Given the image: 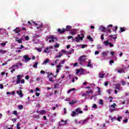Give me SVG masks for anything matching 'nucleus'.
I'll use <instances>...</instances> for the list:
<instances>
[{
	"instance_id": "obj_1",
	"label": "nucleus",
	"mask_w": 129,
	"mask_h": 129,
	"mask_svg": "<svg viewBox=\"0 0 129 129\" xmlns=\"http://www.w3.org/2000/svg\"><path fill=\"white\" fill-rule=\"evenodd\" d=\"M85 57H86V56L85 55L80 56L78 61H79V62H84L86 60V58H85Z\"/></svg>"
},
{
	"instance_id": "obj_2",
	"label": "nucleus",
	"mask_w": 129,
	"mask_h": 129,
	"mask_svg": "<svg viewBox=\"0 0 129 129\" xmlns=\"http://www.w3.org/2000/svg\"><path fill=\"white\" fill-rule=\"evenodd\" d=\"M67 123V120L64 121V120L61 119L60 122H59V126H62V125H65Z\"/></svg>"
},
{
	"instance_id": "obj_3",
	"label": "nucleus",
	"mask_w": 129,
	"mask_h": 129,
	"mask_svg": "<svg viewBox=\"0 0 129 129\" xmlns=\"http://www.w3.org/2000/svg\"><path fill=\"white\" fill-rule=\"evenodd\" d=\"M17 79L16 81L17 84H20L21 83V78H22V75H19L17 76Z\"/></svg>"
},
{
	"instance_id": "obj_4",
	"label": "nucleus",
	"mask_w": 129,
	"mask_h": 129,
	"mask_svg": "<svg viewBox=\"0 0 129 129\" xmlns=\"http://www.w3.org/2000/svg\"><path fill=\"white\" fill-rule=\"evenodd\" d=\"M86 122H88V119H85L84 120H81L79 122V123L81 124H85Z\"/></svg>"
},
{
	"instance_id": "obj_5",
	"label": "nucleus",
	"mask_w": 129,
	"mask_h": 129,
	"mask_svg": "<svg viewBox=\"0 0 129 129\" xmlns=\"http://www.w3.org/2000/svg\"><path fill=\"white\" fill-rule=\"evenodd\" d=\"M47 38L48 39H51V41L54 43V42H55V40H57V38L56 37H53V36L52 35H50L49 36L47 37Z\"/></svg>"
},
{
	"instance_id": "obj_6",
	"label": "nucleus",
	"mask_w": 129,
	"mask_h": 129,
	"mask_svg": "<svg viewBox=\"0 0 129 129\" xmlns=\"http://www.w3.org/2000/svg\"><path fill=\"white\" fill-rule=\"evenodd\" d=\"M23 58L25 59V61L29 62L31 60V58L29 56L25 55L23 56Z\"/></svg>"
},
{
	"instance_id": "obj_7",
	"label": "nucleus",
	"mask_w": 129,
	"mask_h": 129,
	"mask_svg": "<svg viewBox=\"0 0 129 129\" xmlns=\"http://www.w3.org/2000/svg\"><path fill=\"white\" fill-rule=\"evenodd\" d=\"M57 31L59 34H63V33H65V28L58 29Z\"/></svg>"
},
{
	"instance_id": "obj_8",
	"label": "nucleus",
	"mask_w": 129,
	"mask_h": 129,
	"mask_svg": "<svg viewBox=\"0 0 129 129\" xmlns=\"http://www.w3.org/2000/svg\"><path fill=\"white\" fill-rule=\"evenodd\" d=\"M72 28V27H71V26H69V25L67 26L65 29V32H67L68 31H70Z\"/></svg>"
},
{
	"instance_id": "obj_9",
	"label": "nucleus",
	"mask_w": 129,
	"mask_h": 129,
	"mask_svg": "<svg viewBox=\"0 0 129 129\" xmlns=\"http://www.w3.org/2000/svg\"><path fill=\"white\" fill-rule=\"evenodd\" d=\"M99 30H100V31H102V32L105 33V31H106V28H105V27L103 26H101V27H100Z\"/></svg>"
},
{
	"instance_id": "obj_10",
	"label": "nucleus",
	"mask_w": 129,
	"mask_h": 129,
	"mask_svg": "<svg viewBox=\"0 0 129 129\" xmlns=\"http://www.w3.org/2000/svg\"><path fill=\"white\" fill-rule=\"evenodd\" d=\"M38 113H39L40 114H46V110H41L40 111H38Z\"/></svg>"
},
{
	"instance_id": "obj_11",
	"label": "nucleus",
	"mask_w": 129,
	"mask_h": 129,
	"mask_svg": "<svg viewBox=\"0 0 129 129\" xmlns=\"http://www.w3.org/2000/svg\"><path fill=\"white\" fill-rule=\"evenodd\" d=\"M13 32H15V34H18L21 32V30H19V28L17 27L15 29L13 30Z\"/></svg>"
},
{
	"instance_id": "obj_12",
	"label": "nucleus",
	"mask_w": 129,
	"mask_h": 129,
	"mask_svg": "<svg viewBox=\"0 0 129 129\" xmlns=\"http://www.w3.org/2000/svg\"><path fill=\"white\" fill-rule=\"evenodd\" d=\"M108 54V51H107V52L103 51L102 52V57H103L104 58V57L107 56Z\"/></svg>"
},
{
	"instance_id": "obj_13",
	"label": "nucleus",
	"mask_w": 129,
	"mask_h": 129,
	"mask_svg": "<svg viewBox=\"0 0 129 129\" xmlns=\"http://www.w3.org/2000/svg\"><path fill=\"white\" fill-rule=\"evenodd\" d=\"M73 53H74V49L72 48L71 50L68 51V54L70 55V54H72Z\"/></svg>"
},
{
	"instance_id": "obj_14",
	"label": "nucleus",
	"mask_w": 129,
	"mask_h": 129,
	"mask_svg": "<svg viewBox=\"0 0 129 129\" xmlns=\"http://www.w3.org/2000/svg\"><path fill=\"white\" fill-rule=\"evenodd\" d=\"M87 67H92V64H91V60H89L88 61Z\"/></svg>"
},
{
	"instance_id": "obj_15",
	"label": "nucleus",
	"mask_w": 129,
	"mask_h": 129,
	"mask_svg": "<svg viewBox=\"0 0 129 129\" xmlns=\"http://www.w3.org/2000/svg\"><path fill=\"white\" fill-rule=\"evenodd\" d=\"M125 29H124V27H120V31H119V33H122V32H125Z\"/></svg>"
},
{
	"instance_id": "obj_16",
	"label": "nucleus",
	"mask_w": 129,
	"mask_h": 129,
	"mask_svg": "<svg viewBox=\"0 0 129 129\" xmlns=\"http://www.w3.org/2000/svg\"><path fill=\"white\" fill-rule=\"evenodd\" d=\"M40 37H41V35L37 33H35L34 35V38H35V39H37V38H40Z\"/></svg>"
},
{
	"instance_id": "obj_17",
	"label": "nucleus",
	"mask_w": 129,
	"mask_h": 129,
	"mask_svg": "<svg viewBox=\"0 0 129 129\" xmlns=\"http://www.w3.org/2000/svg\"><path fill=\"white\" fill-rule=\"evenodd\" d=\"M120 87V84H117L115 85V88L116 89H117L118 90H119Z\"/></svg>"
},
{
	"instance_id": "obj_18",
	"label": "nucleus",
	"mask_w": 129,
	"mask_h": 129,
	"mask_svg": "<svg viewBox=\"0 0 129 129\" xmlns=\"http://www.w3.org/2000/svg\"><path fill=\"white\" fill-rule=\"evenodd\" d=\"M98 90L97 92H98V95H101V90L100 89V87H98Z\"/></svg>"
},
{
	"instance_id": "obj_19",
	"label": "nucleus",
	"mask_w": 129,
	"mask_h": 129,
	"mask_svg": "<svg viewBox=\"0 0 129 129\" xmlns=\"http://www.w3.org/2000/svg\"><path fill=\"white\" fill-rule=\"evenodd\" d=\"M86 93L88 95H89L90 93H93V91L92 90H90L89 91H87Z\"/></svg>"
},
{
	"instance_id": "obj_20",
	"label": "nucleus",
	"mask_w": 129,
	"mask_h": 129,
	"mask_svg": "<svg viewBox=\"0 0 129 129\" xmlns=\"http://www.w3.org/2000/svg\"><path fill=\"white\" fill-rule=\"evenodd\" d=\"M118 73H120V74L121 73H125V71H124V70L123 69L119 70H118Z\"/></svg>"
},
{
	"instance_id": "obj_21",
	"label": "nucleus",
	"mask_w": 129,
	"mask_h": 129,
	"mask_svg": "<svg viewBox=\"0 0 129 129\" xmlns=\"http://www.w3.org/2000/svg\"><path fill=\"white\" fill-rule=\"evenodd\" d=\"M62 54L59 53L58 55H56L55 57L54 58L55 59H57V58H60L61 57V56H62Z\"/></svg>"
},
{
	"instance_id": "obj_22",
	"label": "nucleus",
	"mask_w": 129,
	"mask_h": 129,
	"mask_svg": "<svg viewBox=\"0 0 129 129\" xmlns=\"http://www.w3.org/2000/svg\"><path fill=\"white\" fill-rule=\"evenodd\" d=\"M104 74H99V78H103L104 77Z\"/></svg>"
},
{
	"instance_id": "obj_23",
	"label": "nucleus",
	"mask_w": 129,
	"mask_h": 129,
	"mask_svg": "<svg viewBox=\"0 0 129 129\" xmlns=\"http://www.w3.org/2000/svg\"><path fill=\"white\" fill-rule=\"evenodd\" d=\"M109 41V40L107 39L106 41L104 42V44L105 45V46H108V45Z\"/></svg>"
},
{
	"instance_id": "obj_24",
	"label": "nucleus",
	"mask_w": 129,
	"mask_h": 129,
	"mask_svg": "<svg viewBox=\"0 0 129 129\" xmlns=\"http://www.w3.org/2000/svg\"><path fill=\"white\" fill-rule=\"evenodd\" d=\"M48 62H49V59H46L42 63V65H45V64H47V63H48Z\"/></svg>"
},
{
	"instance_id": "obj_25",
	"label": "nucleus",
	"mask_w": 129,
	"mask_h": 129,
	"mask_svg": "<svg viewBox=\"0 0 129 129\" xmlns=\"http://www.w3.org/2000/svg\"><path fill=\"white\" fill-rule=\"evenodd\" d=\"M69 104H70V105H72V104H75V103H76V102H75V101L74 100H72V102H69Z\"/></svg>"
},
{
	"instance_id": "obj_26",
	"label": "nucleus",
	"mask_w": 129,
	"mask_h": 129,
	"mask_svg": "<svg viewBox=\"0 0 129 129\" xmlns=\"http://www.w3.org/2000/svg\"><path fill=\"white\" fill-rule=\"evenodd\" d=\"M75 90H76L75 88L71 89L69 91H68V93H70V92H71L72 91H74Z\"/></svg>"
},
{
	"instance_id": "obj_27",
	"label": "nucleus",
	"mask_w": 129,
	"mask_h": 129,
	"mask_svg": "<svg viewBox=\"0 0 129 129\" xmlns=\"http://www.w3.org/2000/svg\"><path fill=\"white\" fill-rule=\"evenodd\" d=\"M80 72L81 74L83 75V74H84V70L83 69H81V70H80Z\"/></svg>"
},
{
	"instance_id": "obj_28",
	"label": "nucleus",
	"mask_w": 129,
	"mask_h": 129,
	"mask_svg": "<svg viewBox=\"0 0 129 129\" xmlns=\"http://www.w3.org/2000/svg\"><path fill=\"white\" fill-rule=\"evenodd\" d=\"M88 39L89 40H90L91 42H93V39H92V37H91V36H88Z\"/></svg>"
},
{
	"instance_id": "obj_29",
	"label": "nucleus",
	"mask_w": 129,
	"mask_h": 129,
	"mask_svg": "<svg viewBox=\"0 0 129 129\" xmlns=\"http://www.w3.org/2000/svg\"><path fill=\"white\" fill-rule=\"evenodd\" d=\"M99 104H101V105H103V104H104V103H103V100L100 99Z\"/></svg>"
},
{
	"instance_id": "obj_30",
	"label": "nucleus",
	"mask_w": 129,
	"mask_h": 129,
	"mask_svg": "<svg viewBox=\"0 0 129 129\" xmlns=\"http://www.w3.org/2000/svg\"><path fill=\"white\" fill-rule=\"evenodd\" d=\"M121 83H122V86H124V85H125V81H124L123 80H121Z\"/></svg>"
},
{
	"instance_id": "obj_31",
	"label": "nucleus",
	"mask_w": 129,
	"mask_h": 129,
	"mask_svg": "<svg viewBox=\"0 0 129 129\" xmlns=\"http://www.w3.org/2000/svg\"><path fill=\"white\" fill-rule=\"evenodd\" d=\"M37 66H38V62H35L34 63L33 67V68H37Z\"/></svg>"
},
{
	"instance_id": "obj_32",
	"label": "nucleus",
	"mask_w": 129,
	"mask_h": 129,
	"mask_svg": "<svg viewBox=\"0 0 129 129\" xmlns=\"http://www.w3.org/2000/svg\"><path fill=\"white\" fill-rule=\"evenodd\" d=\"M35 26H36L37 29H40V28H42V25H39V26H38V24L34 23Z\"/></svg>"
},
{
	"instance_id": "obj_33",
	"label": "nucleus",
	"mask_w": 129,
	"mask_h": 129,
	"mask_svg": "<svg viewBox=\"0 0 129 129\" xmlns=\"http://www.w3.org/2000/svg\"><path fill=\"white\" fill-rule=\"evenodd\" d=\"M58 86H59V84L56 83V84H54V89H56V88H57L58 87Z\"/></svg>"
},
{
	"instance_id": "obj_34",
	"label": "nucleus",
	"mask_w": 129,
	"mask_h": 129,
	"mask_svg": "<svg viewBox=\"0 0 129 129\" xmlns=\"http://www.w3.org/2000/svg\"><path fill=\"white\" fill-rule=\"evenodd\" d=\"M18 108H19L20 109H23L24 108V106L22 105H19Z\"/></svg>"
},
{
	"instance_id": "obj_35",
	"label": "nucleus",
	"mask_w": 129,
	"mask_h": 129,
	"mask_svg": "<svg viewBox=\"0 0 129 129\" xmlns=\"http://www.w3.org/2000/svg\"><path fill=\"white\" fill-rule=\"evenodd\" d=\"M17 42L19 43V44H22V43H23V41L22 40V39H19L17 40Z\"/></svg>"
},
{
	"instance_id": "obj_36",
	"label": "nucleus",
	"mask_w": 129,
	"mask_h": 129,
	"mask_svg": "<svg viewBox=\"0 0 129 129\" xmlns=\"http://www.w3.org/2000/svg\"><path fill=\"white\" fill-rule=\"evenodd\" d=\"M79 111H80V109L79 108L76 109V112L78 114L79 113Z\"/></svg>"
},
{
	"instance_id": "obj_37",
	"label": "nucleus",
	"mask_w": 129,
	"mask_h": 129,
	"mask_svg": "<svg viewBox=\"0 0 129 129\" xmlns=\"http://www.w3.org/2000/svg\"><path fill=\"white\" fill-rule=\"evenodd\" d=\"M78 37H79L80 40H81V41H82V40H83V37H80V34H78Z\"/></svg>"
},
{
	"instance_id": "obj_38",
	"label": "nucleus",
	"mask_w": 129,
	"mask_h": 129,
	"mask_svg": "<svg viewBox=\"0 0 129 129\" xmlns=\"http://www.w3.org/2000/svg\"><path fill=\"white\" fill-rule=\"evenodd\" d=\"M75 39H76V42H79V41H80V38H79V37H76Z\"/></svg>"
},
{
	"instance_id": "obj_39",
	"label": "nucleus",
	"mask_w": 129,
	"mask_h": 129,
	"mask_svg": "<svg viewBox=\"0 0 129 129\" xmlns=\"http://www.w3.org/2000/svg\"><path fill=\"white\" fill-rule=\"evenodd\" d=\"M19 95H20L21 97H23V93H22V90H20L19 93Z\"/></svg>"
},
{
	"instance_id": "obj_40",
	"label": "nucleus",
	"mask_w": 129,
	"mask_h": 129,
	"mask_svg": "<svg viewBox=\"0 0 129 129\" xmlns=\"http://www.w3.org/2000/svg\"><path fill=\"white\" fill-rule=\"evenodd\" d=\"M86 47H87V45L86 44H82V48L84 49V48H86Z\"/></svg>"
},
{
	"instance_id": "obj_41",
	"label": "nucleus",
	"mask_w": 129,
	"mask_h": 129,
	"mask_svg": "<svg viewBox=\"0 0 129 129\" xmlns=\"http://www.w3.org/2000/svg\"><path fill=\"white\" fill-rule=\"evenodd\" d=\"M72 116H75V114H76V112L73 111H72Z\"/></svg>"
},
{
	"instance_id": "obj_42",
	"label": "nucleus",
	"mask_w": 129,
	"mask_h": 129,
	"mask_svg": "<svg viewBox=\"0 0 129 129\" xmlns=\"http://www.w3.org/2000/svg\"><path fill=\"white\" fill-rule=\"evenodd\" d=\"M25 40L26 41H29V40H30V37H29L28 36H26L25 37Z\"/></svg>"
},
{
	"instance_id": "obj_43",
	"label": "nucleus",
	"mask_w": 129,
	"mask_h": 129,
	"mask_svg": "<svg viewBox=\"0 0 129 129\" xmlns=\"http://www.w3.org/2000/svg\"><path fill=\"white\" fill-rule=\"evenodd\" d=\"M93 108H97V105L94 104L92 106Z\"/></svg>"
},
{
	"instance_id": "obj_44",
	"label": "nucleus",
	"mask_w": 129,
	"mask_h": 129,
	"mask_svg": "<svg viewBox=\"0 0 129 129\" xmlns=\"http://www.w3.org/2000/svg\"><path fill=\"white\" fill-rule=\"evenodd\" d=\"M116 104L115 103H113V104L111 105V107H113V108H115V106Z\"/></svg>"
},
{
	"instance_id": "obj_45",
	"label": "nucleus",
	"mask_w": 129,
	"mask_h": 129,
	"mask_svg": "<svg viewBox=\"0 0 129 129\" xmlns=\"http://www.w3.org/2000/svg\"><path fill=\"white\" fill-rule=\"evenodd\" d=\"M59 44L57 43V44L54 45V48H59Z\"/></svg>"
},
{
	"instance_id": "obj_46",
	"label": "nucleus",
	"mask_w": 129,
	"mask_h": 129,
	"mask_svg": "<svg viewBox=\"0 0 129 129\" xmlns=\"http://www.w3.org/2000/svg\"><path fill=\"white\" fill-rule=\"evenodd\" d=\"M122 118V117L121 116H119L117 118V120L118 121H120V119H121Z\"/></svg>"
},
{
	"instance_id": "obj_47",
	"label": "nucleus",
	"mask_w": 129,
	"mask_h": 129,
	"mask_svg": "<svg viewBox=\"0 0 129 129\" xmlns=\"http://www.w3.org/2000/svg\"><path fill=\"white\" fill-rule=\"evenodd\" d=\"M17 129H21V127H20V123H17Z\"/></svg>"
},
{
	"instance_id": "obj_48",
	"label": "nucleus",
	"mask_w": 129,
	"mask_h": 129,
	"mask_svg": "<svg viewBox=\"0 0 129 129\" xmlns=\"http://www.w3.org/2000/svg\"><path fill=\"white\" fill-rule=\"evenodd\" d=\"M70 33L72 35V36H74V35H75V32L74 31H71Z\"/></svg>"
},
{
	"instance_id": "obj_49",
	"label": "nucleus",
	"mask_w": 129,
	"mask_h": 129,
	"mask_svg": "<svg viewBox=\"0 0 129 129\" xmlns=\"http://www.w3.org/2000/svg\"><path fill=\"white\" fill-rule=\"evenodd\" d=\"M61 67V63H59V65H57L56 66L57 69H60V68Z\"/></svg>"
},
{
	"instance_id": "obj_50",
	"label": "nucleus",
	"mask_w": 129,
	"mask_h": 129,
	"mask_svg": "<svg viewBox=\"0 0 129 129\" xmlns=\"http://www.w3.org/2000/svg\"><path fill=\"white\" fill-rule=\"evenodd\" d=\"M0 53H7V51L3 50L2 49L0 50Z\"/></svg>"
},
{
	"instance_id": "obj_51",
	"label": "nucleus",
	"mask_w": 129,
	"mask_h": 129,
	"mask_svg": "<svg viewBox=\"0 0 129 129\" xmlns=\"http://www.w3.org/2000/svg\"><path fill=\"white\" fill-rule=\"evenodd\" d=\"M128 121V119L127 118H126L125 119L123 120V122H124L125 123H126L127 121Z\"/></svg>"
},
{
	"instance_id": "obj_52",
	"label": "nucleus",
	"mask_w": 129,
	"mask_h": 129,
	"mask_svg": "<svg viewBox=\"0 0 129 129\" xmlns=\"http://www.w3.org/2000/svg\"><path fill=\"white\" fill-rule=\"evenodd\" d=\"M37 51H38V52H42V49L40 48H37L36 49Z\"/></svg>"
},
{
	"instance_id": "obj_53",
	"label": "nucleus",
	"mask_w": 129,
	"mask_h": 129,
	"mask_svg": "<svg viewBox=\"0 0 129 129\" xmlns=\"http://www.w3.org/2000/svg\"><path fill=\"white\" fill-rule=\"evenodd\" d=\"M115 53V52H114V51H111L110 52V54L112 56H114V54Z\"/></svg>"
},
{
	"instance_id": "obj_54",
	"label": "nucleus",
	"mask_w": 129,
	"mask_h": 129,
	"mask_svg": "<svg viewBox=\"0 0 129 129\" xmlns=\"http://www.w3.org/2000/svg\"><path fill=\"white\" fill-rule=\"evenodd\" d=\"M0 89H4V85L0 84Z\"/></svg>"
},
{
	"instance_id": "obj_55",
	"label": "nucleus",
	"mask_w": 129,
	"mask_h": 129,
	"mask_svg": "<svg viewBox=\"0 0 129 129\" xmlns=\"http://www.w3.org/2000/svg\"><path fill=\"white\" fill-rule=\"evenodd\" d=\"M21 84H24L25 83V80L24 79L21 80Z\"/></svg>"
},
{
	"instance_id": "obj_56",
	"label": "nucleus",
	"mask_w": 129,
	"mask_h": 129,
	"mask_svg": "<svg viewBox=\"0 0 129 129\" xmlns=\"http://www.w3.org/2000/svg\"><path fill=\"white\" fill-rule=\"evenodd\" d=\"M13 113H14V114H15V115H18V112H17V111H16V110L13 111Z\"/></svg>"
},
{
	"instance_id": "obj_57",
	"label": "nucleus",
	"mask_w": 129,
	"mask_h": 129,
	"mask_svg": "<svg viewBox=\"0 0 129 129\" xmlns=\"http://www.w3.org/2000/svg\"><path fill=\"white\" fill-rule=\"evenodd\" d=\"M79 73H80V70L77 69L76 71V74H79Z\"/></svg>"
},
{
	"instance_id": "obj_58",
	"label": "nucleus",
	"mask_w": 129,
	"mask_h": 129,
	"mask_svg": "<svg viewBox=\"0 0 129 129\" xmlns=\"http://www.w3.org/2000/svg\"><path fill=\"white\" fill-rule=\"evenodd\" d=\"M1 45H2V46H3L4 47V46H6V45H7V43L6 42L1 43Z\"/></svg>"
},
{
	"instance_id": "obj_59",
	"label": "nucleus",
	"mask_w": 129,
	"mask_h": 129,
	"mask_svg": "<svg viewBox=\"0 0 129 129\" xmlns=\"http://www.w3.org/2000/svg\"><path fill=\"white\" fill-rule=\"evenodd\" d=\"M113 63H114V61H113V60H112V59H111L110 60V64H112Z\"/></svg>"
},
{
	"instance_id": "obj_60",
	"label": "nucleus",
	"mask_w": 129,
	"mask_h": 129,
	"mask_svg": "<svg viewBox=\"0 0 129 129\" xmlns=\"http://www.w3.org/2000/svg\"><path fill=\"white\" fill-rule=\"evenodd\" d=\"M104 85L105 86H107L108 85V82H105Z\"/></svg>"
},
{
	"instance_id": "obj_61",
	"label": "nucleus",
	"mask_w": 129,
	"mask_h": 129,
	"mask_svg": "<svg viewBox=\"0 0 129 129\" xmlns=\"http://www.w3.org/2000/svg\"><path fill=\"white\" fill-rule=\"evenodd\" d=\"M29 78H30V77H29V76H28V75L25 77V79L26 80H28V79H29Z\"/></svg>"
},
{
	"instance_id": "obj_62",
	"label": "nucleus",
	"mask_w": 129,
	"mask_h": 129,
	"mask_svg": "<svg viewBox=\"0 0 129 129\" xmlns=\"http://www.w3.org/2000/svg\"><path fill=\"white\" fill-rule=\"evenodd\" d=\"M108 45H109V46H110V47H113V45L112 43H108Z\"/></svg>"
},
{
	"instance_id": "obj_63",
	"label": "nucleus",
	"mask_w": 129,
	"mask_h": 129,
	"mask_svg": "<svg viewBox=\"0 0 129 129\" xmlns=\"http://www.w3.org/2000/svg\"><path fill=\"white\" fill-rule=\"evenodd\" d=\"M87 95H88L87 94V93H86H86H83L82 94V96H86Z\"/></svg>"
},
{
	"instance_id": "obj_64",
	"label": "nucleus",
	"mask_w": 129,
	"mask_h": 129,
	"mask_svg": "<svg viewBox=\"0 0 129 129\" xmlns=\"http://www.w3.org/2000/svg\"><path fill=\"white\" fill-rule=\"evenodd\" d=\"M36 96H40V93L36 92Z\"/></svg>"
}]
</instances>
